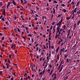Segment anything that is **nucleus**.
<instances>
[{
  "mask_svg": "<svg viewBox=\"0 0 80 80\" xmlns=\"http://www.w3.org/2000/svg\"><path fill=\"white\" fill-rule=\"evenodd\" d=\"M2 38L1 39V40H4V37H2Z\"/></svg>",
  "mask_w": 80,
  "mask_h": 80,
  "instance_id": "4be33fe9",
  "label": "nucleus"
},
{
  "mask_svg": "<svg viewBox=\"0 0 80 80\" xmlns=\"http://www.w3.org/2000/svg\"><path fill=\"white\" fill-rule=\"evenodd\" d=\"M17 29H18V32H19L20 31V29H19V28H17Z\"/></svg>",
  "mask_w": 80,
  "mask_h": 80,
  "instance_id": "cd10ccee",
  "label": "nucleus"
},
{
  "mask_svg": "<svg viewBox=\"0 0 80 80\" xmlns=\"http://www.w3.org/2000/svg\"><path fill=\"white\" fill-rule=\"evenodd\" d=\"M12 54H10L9 55V58H11V57H12Z\"/></svg>",
  "mask_w": 80,
  "mask_h": 80,
  "instance_id": "dca6fc26",
  "label": "nucleus"
},
{
  "mask_svg": "<svg viewBox=\"0 0 80 80\" xmlns=\"http://www.w3.org/2000/svg\"><path fill=\"white\" fill-rule=\"evenodd\" d=\"M67 56H66V54H65L64 55V57H65V58H67Z\"/></svg>",
  "mask_w": 80,
  "mask_h": 80,
  "instance_id": "58836bf2",
  "label": "nucleus"
},
{
  "mask_svg": "<svg viewBox=\"0 0 80 80\" xmlns=\"http://www.w3.org/2000/svg\"><path fill=\"white\" fill-rule=\"evenodd\" d=\"M60 16H61V15H59L58 16V17H57L58 18L60 17Z\"/></svg>",
  "mask_w": 80,
  "mask_h": 80,
  "instance_id": "5fc2aeb1",
  "label": "nucleus"
},
{
  "mask_svg": "<svg viewBox=\"0 0 80 80\" xmlns=\"http://www.w3.org/2000/svg\"><path fill=\"white\" fill-rule=\"evenodd\" d=\"M61 18L62 19L61 20H60L59 22H61V23H62V21H63V17H62Z\"/></svg>",
  "mask_w": 80,
  "mask_h": 80,
  "instance_id": "9d476101",
  "label": "nucleus"
},
{
  "mask_svg": "<svg viewBox=\"0 0 80 80\" xmlns=\"http://www.w3.org/2000/svg\"><path fill=\"white\" fill-rule=\"evenodd\" d=\"M71 1H72V0H69V2H68V3H70V2H71Z\"/></svg>",
  "mask_w": 80,
  "mask_h": 80,
  "instance_id": "a878e982",
  "label": "nucleus"
},
{
  "mask_svg": "<svg viewBox=\"0 0 80 80\" xmlns=\"http://www.w3.org/2000/svg\"><path fill=\"white\" fill-rule=\"evenodd\" d=\"M61 6H62V7H65V5H64L63 4H62V5H61Z\"/></svg>",
  "mask_w": 80,
  "mask_h": 80,
  "instance_id": "c03bdc74",
  "label": "nucleus"
},
{
  "mask_svg": "<svg viewBox=\"0 0 80 80\" xmlns=\"http://www.w3.org/2000/svg\"><path fill=\"white\" fill-rule=\"evenodd\" d=\"M52 28H53V26H51V28H50V30H52Z\"/></svg>",
  "mask_w": 80,
  "mask_h": 80,
  "instance_id": "c9c22d12",
  "label": "nucleus"
},
{
  "mask_svg": "<svg viewBox=\"0 0 80 80\" xmlns=\"http://www.w3.org/2000/svg\"><path fill=\"white\" fill-rule=\"evenodd\" d=\"M8 62H9V63L10 64H11V62H10V60H8Z\"/></svg>",
  "mask_w": 80,
  "mask_h": 80,
  "instance_id": "a19ab883",
  "label": "nucleus"
},
{
  "mask_svg": "<svg viewBox=\"0 0 80 80\" xmlns=\"http://www.w3.org/2000/svg\"><path fill=\"white\" fill-rule=\"evenodd\" d=\"M3 29H4V30H5L6 29H7V28L5 27H4L3 28Z\"/></svg>",
  "mask_w": 80,
  "mask_h": 80,
  "instance_id": "8fccbe9b",
  "label": "nucleus"
},
{
  "mask_svg": "<svg viewBox=\"0 0 80 80\" xmlns=\"http://www.w3.org/2000/svg\"><path fill=\"white\" fill-rule=\"evenodd\" d=\"M80 22H78L77 23V25H79V24H80Z\"/></svg>",
  "mask_w": 80,
  "mask_h": 80,
  "instance_id": "09e8293b",
  "label": "nucleus"
},
{
  "mask_svg": "<svg viewBox=\"0 0 80 80\" xmlns=\"http://www.w3.org/2000/svg\"><path fill=\"white\" fill-rule=\"evenodd\" d=\"M63 12H64V13H65V12H67V10H66V9H63Z\"/></svg>",
  "mask_w": 80,
  "mask_h": 80,
  "instance_id": "4468645a",
  "label": "nucleus"
},
{
  "mask_svg": "<svg viewBox=\"0 0 80 80\" xmlns=\"http://www.w3.org/2000/svg\"><path fill=\"white\" fill-rule=\"evenodd\" d=\"M43 47L44 49H45L46 48H45V45H43Z\"/></svg>",
  "mask_w": 80,
  "mask_h": 80,
  "instance_id": "f704fd0d",
  "label": "nucleus"
},
{
  "mask_svg": "<svg viewBox=\"0 0 80 80\" xmlns=\"http://www.w3.org/2000/svg\"><path fill=\"white\" fill-rule=\"evenodd\" d=\"M59 50V47H58L56 49V50Z\"/></svg>",
  "mask_w": 80,
  "mask_h": 80,
  "instance_id": "49530a36",
  "label": "nucleus"
},
{
  "mask_svg": "<svg viewBox=\"0 0 80 80\" xmlns=\"http://www.w3.org/2000/svg\"><path fill=\"white\" fill-rule=\"evenodd\" d=\"M11 80H13V78H11Z\"/></svg>",
  "mask_w": 80,
  "mask_h": 80,
  "instance_id": "338daca9",
  "label": "nucleus"
},
{
  "mask_svg": "<svg viewBox=\"0 0 80 80\" xmlns=\"http://www.w3.org/2000/svg\"><path fill=\"white\" fill-rule=\"evenodd\" d=\"M32 78L34 77V75L32 74Z\"/></svg>",
  "mask_w": 80,
  "mask_h": 80,
  "instance_id": "69168bd1",
  "label": "nucleus"
},
{
  "mask_svg": "<svg viewBox=\"0 0 80 80\" xmlns=\"http://www.w3.org/2000/svg\"><path fill=\"white\" fill-rule=\"evenodd\" d=\"M70 18L69 17H67L66 18V20H70Z\"/></svg>",
  "mask_w": 80,
  "mask_h": 80,
  "instance_id": "b1692460",
  "label": "nucleus"
},
{
  "mask_svg": "<svg viewBox=\"0 0 80 80\" xmlns=\"http://www.w3.org/2000/svg\"><path fill=\"white\" fill-rule=\"evenodd\" d=\"M55 24V22H53L52 25H54Z\"/></svg>",
  "mask_w": 80,
  "mask_h": 80,
  "instance_id": "37998d69",
  "label": "nucleus"
},
{
  "mask_svg": "<svg viewBox=\"0 0 80 80\" xmlns=\"http://www.w3.org/2000/svg\"><path fill=\"white\" fill-rule=\"evenodd\" d=\"M2 17H3V15H1L0 16V19H2Z\"/></svg>",
  "mask_w": 80,
  "mask_h": 80,
  "instance_id": "a211bd4d",
  "label": "nucleus"
},
{
  "mask_svg": "<svg viewBox=\"0 0 80 80\" xmlns=\"http://www.w3.org/2000/svg\"><path fill=\"white\" fill-rule=\"evenodd\" d=\"M45 69H44V70H43V72H42V73L43 74H44V73H45Z\"/></svg>",
  "mask_w": 80,
  "mask_h": 80,
  "instance_id": "e433bc0d",
  "label": "nucleus"
},
{
  "mask_svg": "<svg viewBox=\"0 0 80 80\" xmlns=\"http://www.w3.org/2000/svg\"><path fill=\"white\" fill-rule=\"evenodd\" d=\"M74 17H75V15H73L72 16V19H73V18H74Z\"/></svg>",
  "mask_w": 80,
  "mask_h": 80,
  "instance_id": "6ab92c4d",
  "label": "nucleus"
},
{
  "mask_svg": "<svg viewBox=\"0 0 80 80\" xmlns=\"http://www.w3.org/2000/svg\"><path fill=\"white\" fill-rule=\"evenodd\" d=\"M79 3H80V2H78L77 5H76V6L77 5H79Z\"/></svg>",
  "mask_w": 80,
  "mask_h": 80,
  "instance_id": "bb28decb",
  "label": "nucleus"
},
{
  "mask_svg": "<svg viewBox=\"0 0 80 80\" xmlns=\"http://www.w3.org/2000/svg\"><path fill=\"white\" fill-rule=\"evenodd\" d=\"M54 75H55V73H54L52 76L51 77H52V78H53V76Z\"/></svg>",
  "mask_w": 80,
  "mask_h": 80,
  "instance_id": "2f4dec72",
  "label": "nucleus"
},
{
  "mask_svg": "<svg viewBox=\"0 0 80 80\" xmlns=\"http://www.w3.org/2000/svg\"><path fill=\"white\" fill-rule=\"evenodd\" d=\"M10 3H11V2H9L7 4V6L9 7L10 5Z\"/></svg>",
  "mask_w": 80,
  "mask_h": 80,
  "instance_id": "f8f14e48",
  "label": "nucleus"
},
{
  "mask_svg": "<svg viewBox=\"0 0 80 80\" xmlns=\"http://www.w3.org/2000/svg\"><path fill=\"white\" fill-rule=\"evenodd\" d=\"M3 5V3L2 2H1L0 3V8L2 6V5Z\"/></svg>",
  "mask_w": 80,
  "mask_h": 80,
  "instance_id": "ddd939ff",
  "label": "nucleus"
},
{
  "mask_svg": "<svg viewBox=\"0 0 80 80\" xmlns=\"http://www.w3.org/2000/svg\"><path fill=\"white\" fill-rule=\"evenodd\" d=\"M22 35H23V34H24V32H22Z\"/></svg>",
  "mask_w": 80,
  "mask_h": 80,
  "instance_id": "680f3d73",
  "label": "nucleus"
},
{
  "mask_svg": "<svg viewBox=\"0 0 80 80\" xmlns=\"http://www.w3.org/2000/svg\"><path fill=\"white\" fill-rule=\"evenodd\" d=\"M2 13L4 16H6V14L5 13V8L3 9V11H2Z\"/></svg>",
  "mask_w": 80,
  "mask_h": 80,
  "instance_id": "f257e3e1",
  "label": "nucleus"
},
{
  "mask_svg": "<svg viewBox=\"0 0 80 80\" xmlns=\"http://www.w3.org/2000/svg\"><path fill=\"white\" fill-rule=\"evenodd\" d=\"M21 3H23V0H21Z\"/></svg>",
  "mask_w": 80,
  "mask_h": 80,
  "instance_id": "4c0bfd02",
  "label": "nucleus"
},
{
  "mask_svg": "<svg viewBox=\"0 0 80 80\" xmlns=\"http://www.w3.org/2000/svg\"><path fill=\"white\" fill-rule=\"evenodd\" d=\"M2 71H0V75H2Z\"/></svg>",
  "mask_w": 80,
  "mask_h": 80,
  "instance_id": "ea45409f",
  "label": "nucleus"
},
{
  "mask_svg": "<svg viewBox=\"0 0 80 80\" xmlns=\"http://www.w3.org/2000/svg\"><path fill=\"white\" fill-rule=\"evenodd\" d=\"M8 78H9V79H10V78H11V76L9 75H8Z\"/></svg>",
  "mask_w": 80,
  "mask_h": 80,
  "instance_id": "603ef678",
  "label": "nucleus"
},
{
  "mask_svg": "<svg viewBox=\"0 0 80 80\" xmlns=\"http://www.w3.org/2000/svg\"><path fill=\"white\" fill-rule=\"evenodd\" d=\"M49 40H51V37H49L48 38Z\"/></svg>",
  "mask_w": 80,
  "mask_h": 80,
  "instance_id": "72a5a7b5",
  "label": "nucleus"
},
{
  "mask_svg": "<svg viewBox=\"0 0 80 80\" xmlns=\"http://www.w3.org/2000/svg\"><path fill=\"white\" fill-rule=\"evenodd\" d=\"M62 68H62V67H61V69L59 71V72H62Z\"/></svg>",
  "mask_w": 80,
  "mask_h": 80,
  "instance_id": "9b49d317",
  "label": "nucleus"
},
{
  "mask_svg": "<svg viewBox=\"0 0 80 80\" xmlns=\"http://www.w3.org/2000/svg\"><path fill=\"white\" fill-rule=\"evenodd\" d=\"M49 66H50V67H49V68H51V67H52V66L51 65H49Z\"/></svg>",
  "mask_w": 80,
  "mask_h": 80,
  "instance_id": "bf43d9fd",
  "label": "nucleus"
},
{
  "mask_svg": "<svg viewBox=\"0 0 80 80\" xmlns=\"http://www.w3.org/2000/svg\"><path fill=\"white\" fill-rule=\"evenodd\" d=\"M62 62H62V61L61 62L59 66V68L58 69V70H59V69H60V67H61V65H62Z\"/></svg>",
  "mask_w": 80,
  "mask_h": 80,
  "instance_id": "20e7f679",
  "label": "nucleus"
},
{
  "mask_svg": "<svg viewBox=\"0 0 80 80\" xmlns=\"http://www.w3.org/2000/svg\"><path fill=\"white\" fill-rule=\"evenodd\" d=\"M67 63H69V60H68V59H67V61H66Z\"/></svg>",
  "mask_w": 80,
  "mask_h": 80,
  "instance_id": "2eb2a0df",
  "label": "nucleus"
},
{
  "mask_svg": "<svg viewBox=\"0 0 80 80\" xmlns=\"http://www.w3.org/2000/svg\"><path fill=\"white\" fill-rule=\"evenodd\" d=\"M57 60H59V54L57 55Z\"/></svg>",
  "mask_w": 80,
  "mask_h": 80,
  "instance_id": "423d86ee",
  "label": "nucleus"
},
{
  "mask_svg": "<svg viewBox=\"0 0 80 80\" xmlns=\"http://www.w3.org/2000/svg\"><path fill=\"white\" fill-rule=\"evenodd\" d=\"M47 72H48V73H49V72H50V69H48L47 70Z\"/></svg>",
  "mask_w": 80,
  "mask_h": 80,
  "instance_id": "c85d7f7f",
  "label": "nucleus"
},
{
  "mask_svg": "<svg viewBox=\"0 0 80 80\" xmlns=\"http://www.w3.org/2000/svg\"><path fill=\"white\" fill-rule=\"evenodd\" d=\"M24 80H28V77H27L26 78H24Z\"/></svg>",
  "mask_w": 80,
  "mask_h": 80,
  "instance_id": "412c9836",
  "label": "nucleus"
},
{
  "mask_svg": "<svg viewBox=\"0 0 80 80\" xmlns=\"http://www.w3.org/2000/svg\"><path fill=\"white\" fill-rule=\"evenodd\" d=\"M60 27L58 26L57 27V33H58V32H60Z\"/></svg>",
  "mask_w": 80,
  "mask_h": 80,
  "instance_id": "f03ea898",
  "label": "nucleus"
},
{
  "mask_svg": "<svg viewBox=\"0 0 80 80\" xmlns=\"http://www.w3.org/2000/svg\"><path fill=\"white\" fill-rule=\"evenodd\" d=\"M63 30V29H60V31H59V32H59V35H60V34H61V31H62V30Z\"/></svg>",
  "mask_w": 80,
  "mask_h": 80,
  "instance_id": "39448f33",
  "label": "nucleus"
},
{
  "mask_svg": "<svg viewBox=\"0 0 80 80\" xmlns=\"http://www.w3.org/2000/svg\"><path fill=\"white\" fill-rule=\"evenodd\" d=\"M28 37H29V36H30V37H32V35H31V34H30L28 35Z\"/></svg>",
  "mask_w": 80,
  "mask_h": 80,
  "instance_id": "f3484780",
  "label": "nucleus"
},
{
  "mask_svg": "<svg viewBox=\"0 0 80 80\" xmlns=\"http://www.w3.org/2000/svg\"><path fill=\"white\" fill-rule=\"evenodd\" d=\"M58 22L57 24V26H58L60 27H61V26H60V25H61V24H62V22Z\"/></svg>",
  "mask_w": 80,
  "mask_h": 80,
  "instance_id": "7ed1b4c3",
  "label": "nucleus"
},
{
  "mask_svg": "<svg viewBox=\"0 0 80 80\" xmlns=\"http://www.w3.org/2000/svg\"><path fill=\"white\" fill-rule=\"evenodd\" d=\"M12 3L14 5H16V3H15V2L14 1H13Z\"/></svg>",
  "mask_w": 80,
  "mask_h": 80,
  "instance_id": "6e6552de",
  "label": "nucleus"
},
{
  "mask_svg": "<svg viewBox=\"0 0 80 80\" xmlns=\"http://www.w3.org/2000/svg\"><path fill=\"white\" fill-rule=\"evenodd\" d=\"M26 29L27 31H28V28L27 27H26Z\"/></svg>",
  "mask_w": 80,
  "mask_h": 80,
  "instance_id": "052dcab7",
  "label": "nucleus"
},
{
  "mask_svg": "<svg viewBox=\"0 0 80 80\" xmlns=\"http://www.w3.org/2000/svg\"><path fill=\"white\" fill-rule=\"evenodd\" d=\"M35 29H36V30H38V27L35 28Z\"/></svg>",
  "mask_w": 80,
  "mask_h": 80,
  "instance_id": "0e129e2a",
  "label": "nucleus"
},
{
  "mask_svg": "<svg viewBox=\"0 0 80 80\" xmlns=\"http://www.w3.org/2000/svg\"><path fill=\"white\" fill-rule=\"evenodd\" d=\"M22 38H23V39H24V40H25V37H22Z\"/></svg>",
  "mask_w": 80,
  "mask_h": 80,
  "instance_id": "6e6d98bb",
  "label": "nucleus"
},
{
  "mask_svg": "<svg viewBox=\"0 0 80 80\" xmlns=\"http://www.w3.org/2000/svg\"><path fill=\"white\" fill-rule=\"evenodd\" d=\"M48 43H49V45H50V40L48 41Z\"/></svg>",
  "mask_w": 80,
  "mask_h": 80,
  "instance_id": "5701e85b",
  "label": "nucleus"
},
{
  "mask_svg": "<svg viewBox=\"0 0 80 80\" xmlns=\"http://www.w3.org/2000/svg\"><path fill=\"white\" fill-rule=\"evenodd\" d=\"M2 20H3L4 22H5V19L3 18H2L1 19Z\"/></svg>",
  "mask_w": 80,
  "mask_h": 80,
  "instance_id": "de8ad7c7",
  "label": "nucleus"
},
{
  "mask_svg": "<svg viewBox=\"0 0 80 80\" xmlns=\"http://www.w3.org/2000/svg\"><path fill=\"white\" fill-rule=\"evenodd\" d=\"M30 78H30V76H28V79H30Z\"/></svg>",
  "mask_w": 80,
  "mask_h": 80,
  "instance_id": "7c9ffc66",
  "label": "nucleus"
},
{
  "mask_svg": "<svg viewBox=\"0 0 80 80\" xmlns=\"http://www.w3.org/2000/svg\"><path fill=\"white\" fill-rule=\"evenodd\" d=\"M27 75V72H25V74L24 75V76H25V75Z\"/></svg>",
  "mask_w": 80,
  "mask_h": 80,
  "instance_id": "c756f323",
  "label": "nucleus"
},
{
  "mask_svg": "<svg viewBox=\"0 0 80 80\" xmlns=\"http://www.w3.org/2000/svg\"><path fill=\"white\" fill-rule=\"evenodd\" d=\"M53 2H55L56 3H58V2L56 1H53Z\"/></svg>",
  "mask_w": 80,
  "mask_h": 80,
  "instance_id": "473e14b6",
  "label": "nucleus"
},
{
  "mask_svg": "<svg viewBox=\"0 0 80 80\" xmlns=\"http://www.w3.org/2000/svg\"><path fill=\"white\" fill-rule=\"evenodd\" d=\"M35 20H38V19L37 18H35Z\"/></svg>",
  "mask_w": 80,
  "mask_h": 80,
  "instance_id": "e2e57ef3",
  "label": "nucleus"
},
{
  "mask_svg": "<svg viewBox=\"0 0 80 80\" xmlns=\"http://www.w3.org/2000/svg\"><path fill=\"white\" fill-rule=\"evenodd\" d=\"M64 80H67V79L65 78H64Z\"/></svg>",
  "mask_w": 80,
  "mask_h": 80,
  "instance_id": "774afa93",
  "label": "nucleus"
},
{
  "mask_svg": "<svg viewBox=\"0 0 80 80\" xmlns=\"http://www.w3.org/2000/svg\"><path fill=\"white\" fill-rule=\"evenodd\" d=\"M70 31H69L68 34V35H70Z\"/></svg>",
  "mask_w": 80,
  "mask_h": 80,
  "instance_id": "79ce46f5",
  "label": "nucleus"
},
{
  "mask_svg": "<svg viewBox=\"0 0 80 80\" xmlns=\"http://www.w3.org/2000/svg\"><path fill=\"white\" fill-rule=\"evenodd\" d=\"M39 75H42V72H41L39 73Z\"/></svg>",
  "mask_w": 80,
  "mask_h": 80,
  "instance_id": "3c124183",
  "label": "nucleus"
},
{
  "mask_svg": "<svg viewBox=\"0 0 80 80\" xmlns=\"http://www.w3.org/2000/svg\"><path fill=\"white\" fill-rule=\"evenodd\" d=\"M55 26H54V28H53V33H55Z\"/></svg>",
  "mask_w": 80,
  "mask_h": 80,
  "instance_id": "1a4fd4ad",
  "label": "nucleus"
},
{
  "mask_svg": "<svg viewBox=\"0 0 80 80\" xmlns=\"http://www.w3.org/2000/svg\"><path fill=\"white\" fill-rule=\"evenodd\" d=\"M53 70H52V71H51V72L50 73V74L49 75V76L51 75L52 74V73H53Z\"/></svg>",
  "mask_w": 80,
  "mask_h": 80,
  "instance_id": "0eeeda50",
  "label": "nucleus"
},
{
  "mask_svg": "<svg viewBox=\"0 0 80 80\" xmlns=\"http://www.w3.org/2000/svg\"><path fill=\"white\" fill-rule=\"evenodd\" d=\"M61 41H60V42H62V41H63V39H60Z\"/></svg>",
  "mask_w": 80,
  "mask_h": 80,
  "instance_id": "4d7b16f0",
  "label": "nucleus"
},
{
  "mask_svg": "<svg viewBox=\"0 0 80 80\" xmlns=\"http://www.w3.org/2000/svg\"><path fill=\"white\" fill-rule=\"evenodd\" d=\"M31 40H32V43H33V38H32L31 39Z\"/></svg>",
  "mask_w": 80,
  "mask_h": 80,
  "instance_id": "393cba45",
  "label": "nucleus"
},
{
  "mask_svg": "<svg viewBox=\"0 0 80 80\" xmlns=\"http://www.w3.org/2000/svg\"><path fill=\"white\" fill-rule=\"evenodd\" d=\"M59 36H60V34H59H59H58V38H59Z\"/></svg>",
  "mask_w": 80,
  "mask_h": 80,
  "instance_id": "864d4df0",
  "label": "nucleus"
},
{
  "mask_svg": "<svg viewBox=\"0 0 80 80\" xmlns=\"http://www.w3.org/2000/svg\"><path fill=\"white\" fill-rule=\"evenodd\" d=\"M74 28H75L76 27V24H74Z\"/></svg>",
  "mask_w": 80,
  "mask_h": 80,
  "instance_id": "a18cd8bd",
  "label": "nucleus"
},
{
  "mask_svg": "<svg viewBox=\"0 0 80 80\" xmlns=\"http://www.w3.org/2000/svg\"><path fill=\"white\" fill-rule=\"evenodd\" d=\"M51 48H52L53 49V48H54V47L53 46H52Z\"/></svg>",
  "mask_w": 80,
  "mask_h": 80,
  "instance_id": "13d9d810",
  "label": "nucleus"
},
{
  "mask_svg": "<svg viewBox=\"0 0 80 80\" xmlns=\"http://www.w3.org/2000/svg\"><path fill=\"white\" fill-rule=\"evenodd\" d=\"M56 78H57V76H54V77L53 78V79L55 80Z\"/></svg>",
  "mask_w": 80,
  "mask_h": 80,
  "instance_id": "aec40b11",
  "label": "nucleus"
}]
</instances>
